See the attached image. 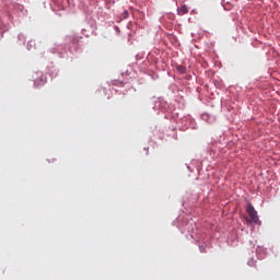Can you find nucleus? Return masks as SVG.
Returning <instances> with one entry per match:
<instances>
[{"mask_svg":"<svg viewBox=\"0 0 280 280\" xmlns=\"http://www.w3.org/2000/svg\"><path fill=\"white\" fill-rule=\"evenodd\" d=\"M176 70L178 71V73H182V74L187 73V68H185V66L183 65L176 66Z\"/></svg>","mask_w":280,"mask_h":280,"instance_id":"7ed1b4c3","label":"nucleus"},{"mask_svg":"<svg viewBox=\"0 0 280 280\" xmlns=\"http://www.w3.org/2000/svg\"><path fill=\"white\" fill-rule=\"evenodd\" d=\"M189 12V8L187 5H182L180 8L177 9V14L178 16H185Z\"/></svg>","mask_w":280,"mask_h":280,"instance_id":"f03ea898","label":"nucleus"},{"mask_svg":"<svg viewBox=\"0 0 280 280\" xmlns=\"http://www.w3.org/2000/svg\"><path fill=\"white\" fill-rule=\"evenodd\" d=\"M126 16H128V11L125 12V19H126Z\"/></svg>","mask_w":280,"mask_h":280,"instance_id":"20e7f679","label":"nucleus"},{"mask_svg":"<svg viewBox=\"0 0 280 280\" xmlns=\"http://www.w3.org/2000/svg\"><path fill=\"white\" fill-rule=\"evenodd\" d=\"M246 211L249 215L250 222H254L255 224H257V222H259V217H257V210H255V207H253V205L248 203Z\"/></svg>","mask_w":280,"mask_h":280,"instance_id":"f257e3e1","label":"nucleus"}]
</instances>
